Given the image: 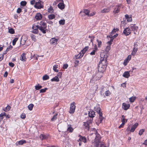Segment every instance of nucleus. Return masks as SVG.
<instances>
[{"mask_svg":"<svg viewBox=\"0 0 147 147\" xmlns=\"http://www.w3.org/2000/svg\"><path fill=\"white\" fill-rule=\"evenodd\" d=\"M4 57L3 54H0V61L2 60Z\"/></svg>","mask_w":147,"mask_h":147,"instance_id":"338daca9","label":"nucleus"},{"mask_svg":"<svg viewBox=\"0 0 147 147\" xmlns=\"http://www.w3.org/2000/svg\"><path fill=\"white\" fill-rule=\"evenodd\" d=\"M132 126V125H129V126H128L127 129L126 130L127 131H130V130L131 129L130 128Z\"/></svg>","mask_w":147,"mask_h":147,"instance_id":"052dcab7","label":"nucleus"},{"mask_svg":"<svg viewBox=\"0 0 147 147\" xmlns=\"http://www.w3.org/2000/svg\"><path fill=\"white\" fill-rule=\"evenodd\" d=\"M8 32L11 34H13L15 33V31L12 28H11L10 29H9Z\"/></svg>","mask_w":147,"mask_h":147,"instance_id":"79ce46f5","label":"nucleus"},{"mask_svg":"<svg viewBox=\"0 0 147 147\" xmlns=\"http://www.w3.org/2000/svg\"><path fill=\"white\" fill-rule=\"evenodd\" d=\"M58 7L61 9H63L65 8V5L64 2L59 3L58 5Z\"/></svg>","mask_w":147,"mask_h":147,"instance_id":"aec40b11","label":"nucleus"},{"mask_svg":"<svg viewBox=\"0 0 147 147\" xmlns=\"http://www.w3.org/2000/svg\"><path fill=\"white\" fill-rule=\"evenodd\" d=\"M145 131V129H141L139 131V134L140 136L142 135L143 133Z\"/></svg>","mask_w":147,"mask_h":147,"instance_id":"de8ad7c7","label":"nucleus"},{"mask_svg":"<svg viewBox=\"0 0 147 147\" xmlns=\"http://www.w3.org/2000/svg\"><path fill=\"white\" fill-rule=\"evenodd\" d=\"M20 59L22 61H25L26 60L25 54L24 53H22L20 57Z\"/></svg>","mask_w":147,"mask_h":147,"instance_id":"f3484780","label":"nucleus"},{"mask_svg":"<svg viewBox=\"0 0 147 147\" xmlns=\"http://www.w3.org/2000/svg\"><path fill=\"white\" fill-rule=\"evenodd\" d=\"M88 38H90V42H92V45H93V40L95 38V36H89Z\"/></svg>","mask_w":147,"mask_h":147,"instance_id":"c756f323","label":"nucleus"},{"mask_svg":"<svg viewBox=\"0 0 147 147\" xmlns=\"http://www.w3.org/2000/svg\"><path fill=\"white\" fill-rule=\"evenodd\" d=\"M57 114H56L53 116V118L51 119V121H53L57 119Z\"/></svg>","mask_w":147,"mask_h":147,"instance_id":"49530a36","label":"nucleus"},{"mask_svg":"<svg viewBox=\"0 0 147 147\" xmlns=\"http://www.w3.org/2000/svg\"><path fill=\"white\" fill-rule=\"evenodd\" d=\"M94 135V136L96 135V138L94 140V142H93L92 143H94V144H95L96 146H97L100 142V135L99 134H98V133H96Z\"/></svg>","mask_w":147,"mask_h":147,"instance_id":"0eeeda50","label":"nucleus"},{"mask_svg":"<svg viewBox=\"0 0 147 147\" xmlns=\"http://www.w3.org/2000/svg\"><path fill=\"white\" fill-rule=\"evenodd\" d=\"M75 108L76 106L75 105V102H74L71 103V104L69 113L71 114L74 113L75 111Z\"/></svg>","mask_w":147,"mask_h":147,"instance_id":"6e6552de","label":"nucleus"},{"mask_svg":"<svg viewBox=\"0 0 147 147\" xmlns=\"http://www.w3.org/2000/svg\"><path fill=\"white\" fill-rule=\"evenodd\" d=\"M47 89V88H45L44 89H41L40 91V93L45 92L46 91Z\"/></svg>","mask_w":147,"mask_h":147,"instance_id":"603ef678","label":"nucleus"},{"mask_svg":"<svg viewBox=\"0 0 147 147\" xmlns=\"http://www.w3.org/2000/svg\"><path fill=\"white\" fill-rule=\"evenodd\" d=\"M123 76L125 78H128L130 76L129 72L128 71L125 72L123 74Z\"/></svg>","mask_w":147,"mask_h":147,"instance_id":"412c9836","label":"nucleus"},{"mask_svg":"<svg viewBox=\"0 0 147 147\" xmlns=\"http://www.w3.org/2000/svg\"><path fill=\"white\" fill-rule=\"evenodd\" d=\"M119 30V29L118 28H116V29L114 28L112 32H111V34H114L115 33V32H116L118 31Z\"/></svg>","mask_w":147,"mask_h":147,"instance_id":"ea45409f","label":"nucleus"},{"mask_svg":"<svg viewBox=\"0 0 147 147\" xmlns=\"http://www.w3.org/2000/svg\"><path fill=\"white\" fill-rule=\"evenodd\" d=\"M96 51H97L93 49V51L91 52L90 53V55H95V53Z\"/></svg>","mask_w":147,"mask_h":147,"instance_id":"bf43d9fd","label":"nucleus"},{"mask_svg":"<svg viewBox=\"0 0 147 147\" xmlns=\"http://www.w3.org/2000/svg\"><path fill=\"white\" fill-rule=\"evenodd\" d=\"M12 48V47L11 45H10L7 48V51H9Z\"/></svg>","mask_w":147,"mask_h":147,"instance_id":"0e129e2a","label":"nucleus"},{"mask_svg":"<svg viewBox=\"0 0 147 147\" xmlns=\"http://www.w3.org/2000/svg\"><path fill=\"white\" fill-rule=\"evenodd\" d=\"M78 137H79L80 138L78 140V142H82L84 143L86 142V138L85 137L82 136L81 135H79Z\"/></svg>","mask_w":147,"mask_h":147,"instance_id":"ddd939ff","label":"nucleus"},{"mask_svg":"<svg viewBox=\"0 0 147 147\" xmlns=\"http://www.w3.org/2000/svg\"><path fill=\"white\" fill-rule=\"evenodd\" d=\"M96 41L98 43V48H100L102 46V42L100 40L98 39H97L96 40Z\"/></svg>","mask_w":147,"mask_h":147,"instance_id":"7c9ffc66","label":"nucleus"},{"mask_svg":"<svg viewBox=\"0 0 147 147\" xmlns=\"http://www.w3.org/2000/svg\"><path fill=\"white\" fill-rule=\"evenodd\" d=\"M138 125V123H136L134 125L131 126V128L130 130V132H133L135 131Z\"/></svg>","mask_w":147,"mask_h":147,"instance_id":"2eb2a0df","label":"nucleus"},{"mask_svg":"<svg viewBox=\"0 0 147 147\" xmlns=\"http://www.w3.org/2000/svg\"><path fill=\"white\" fill-rule=\"evenodd\" d=\"M83 12L85 14L87 15L88 16H89V13L90 12L89 10L88 9H84V10Z\"/></svg>","mask_w":147,"mask_h":147,"instance_id":"4c0bfd02","label":"nucleus"},{"mask_svg":"<svg viewBox=\"0 0 147 147\" xmlns=\"http://www.w3.org/2000/svg\"><path fill=\"white\" fill-rule=\"evenodd\" d=\"M91 130L92 131L95 132V133L90 134L89 135L90 136H91L92 135H94L96 133H97L96 129L95 128H91Z\"/></svg>","mask_w":147,"mask_h":147,"instance_id":"f704fd0d","label":"nucleus"},{"mask_svg":"<svg viewBox=\"0 0 147 147\" xmlns=\"http://www.w3.org/2000/svg\"><path fill=\"white\" fill-rule=\"evenodd\" d=\"M110 94V92L109 90L106 91L105 92V95L107 96H109Z\"/></svg>","mask_w":147,"mask_h":147,"instance_id":"6e6d98bb","label":"nucleus"},{"mask_svg":"<svg viewBox=\"0 0 147 147\" xmlns=\"http://www.w3.org/2000/svg\"><path fill=\"white\" fill-rule=\"evenodd\" d=\"M53 10V7L51 6L49 8L48 10V12H50L51 11Z\"/></svg>","mask_w":147,"mask_h":147,"instance_id":"774afa93","label":"nucleus"},{"mask_svg":"<svg viewBox=\"0 0 147 147\" xmlns=\"http://www.w3.org/2000/svg\"><path fill=\"white\" fill-rule=\"evenodd\" d=\"M100 62L106 63H107V56L106 54L104 53H102L100 55Z\"/></svg>","mask_w":147,"mask_h":147,"instance_id":"423d86ee","label":"nucleus"},{"mask_svg":"<svg viewBox=\"0 0 147 147\" xmlns=\"http://www.w3.org/2000/svg\"><path fill=\"white\" fill-rule=\"evenodd\" d=\"M138 49V48H134L133 50L132 51L131 53V55L133 56H134L135 55L136 53L137 52Z\"/></svg>","mask_w":147,"mask_h":147,"instance_id":"393cba45","label":"nucleus"},{"mask_svg":"<svg viewBox=\"0 0 147 147\" xmlns=\"http://www.w3.org/2000/svg\"><path fill=\"white\" fill-rule=\"evenodd\" d=\"M114 34H110L109 36H107V37L108 38H113V39L117 37L118 36V34H116L115 35H113Z\"/></svg>","mask_w":147,"mask_h":147,"instance_id":"5701e85b","label":"nucleus"},{"mask_svg":"<svg viewBox=\"0 0 147 147\" xmlns=\"http://www.w3.org/2000/svg\"><path fill=\"white\" fill-rule=\"evenodd\" d=\"M22 11L21 9L20 8H18L17 10V12L18 13H20Z\"/></svg>","mask_w":147,"mask_h":147,"instance_id":"e2e57ef3","label":"nucleus"},{"mask_svg":"<svg viewBox=\"0 0 147 147\" xmlns=\"http://www.w3.org/2000/svg\"><path fill=\"white\" fill-rule=\"evenodd\" d=\"M40 138L42 140L47 139V136L45 135L41 134L40 136Z\"/></svg>","mask_w":147,"mask_h":147,"instance_id":"cd10ccee","label":"nucleus"},{"mask_svg":"<svg viewBox=\"0 0 147 147\" xmlns=\"http://www.w3.org/2000/svg\"><path fill=\"white\" fill-rule=\"evenodd\" d=\"M94 110L95 111H96L97 112H99V111H100L101 110L100 108L97 105L94 107Z\"/></svg>","mask_w":147,"mask_h":147,"instance_id":"2f4dec72","label":"nucleus"},{"mask_svg":"<svg viewBox=\"0 0 147 147\" xmlns=\"http://www.w3.org/2000/svg\"><path fill=\"white\" fill-rule=\"evenodd\" d=\"M9 66L11 67H13L14 65V64L12 62L9 63Z\"/></svg>","mask_w":147,"mask_h":147,"instance_id":"69168bd1","label":"nucleus"},{"mask_svg":"<svg viewBox=\"0 0 147 147\" xmlns=\"http://www.w3.org/2000/svg\"><path fill=\"white\" fill-rule=\"evenodd\" d=\"M40 26H38L37 27L43 33L45 34L46 33L47 25L44 22H40Z\"/></svg>","mask_w":147,"mask_h":147,"instance_id":"7ed1b4c3","label":"nucleus"},{"mask_svg":"<svg viewBox=\"0 0 147 147\" xmlns=\"http://www.w3.org/2000/svg\"><path fill=\"white\" fill-rule=\"evenodd\" d=\"M42 2L40 0L38 2L35 3L34 7L40 9L42 8Z\"/></svg>","mask_w":147,"mask_h":147,"instance_id":"1a4fd4ad","label":"nucleus"},{"mask_svg":"<svg viewBox=\"0 0 147 147\" xmlns=\"http://www.w3.org/2000/svg\"><path fill=\"white\" fill-rule=\"evenodd\" d=\"M131 55H129L124 60L123 62V64L125 66H126L129 61L131 59Z\"/></svg>","mask_w":147,"mask_h":147,"instance_id":"f8f14e48","label":"nucleus"},{"mask_svg":"<svg viewBox=\"0 0 147 147\" xmlns=\"http://www.w3.org/2000/svg\"><path fill=\"white\" fill-rule=\"evenodd\" d=\"M113 38H111L109 41L107 42V43L110 46L112 44V42L113 41Z\"/></svg>","mask_w":147,"mask_h":147,"instance_id":"5fc2aeb1","label":"nucleus"},{"mask_svg":"<svg viewBox=\"0 0 147 147\" xmlns=\"http://www.w3.org/2000/svg\"><path fill=\"white\" fill-rule=\"evenodd\" d=\"M88 115L89 117H90V118L86 122H84V124L83 125L84 126L85 128L88 130H89L92 123L93 118L95 115L94 112L92 110H90V111L89 112Z\"/></svg>","mask_w":147,"mask_h":147,"instance_id":"f257e3e1","label":"nucleus"},{"mask_svg":"<svg viewBox=\"0 0 147 147\" xmlns=\"http://www.w3.org/2000/svg\"><path fill=\"white\" fill-rule=\"evenodd\" d=\"M51 80L52 82H58L59 81V78L57 76H55V77L52 78Z\"/></svg>","mask_w":147,"mask_h":147,"instance_id":"a878e982","label":"nucleus"},{"mask_svg":"<svg viewBox=\"0 0 147 147\" xmlns=\"http://www.w3.org/2000/svg\"><path fill=\"white\" fill-rule=\"evenodd\" d=\"M35 18L37 20H40L42 18V15L40 13H37L35 16Z\"/></svg>","mask_w":147,"mask_h":147,"instance_id":"a211bd4d","label":"nucleus"},{"mask_svg":"<svg viewBox=\"0 0 147 147\" xmlns=\"http://www.w3.org/2000/svg\"><path fill=\"white\" fill-rule=\"evenodd\" d=\"M34 106V105L32 104H30L28 106V109L30 111L32 110L33 109Z\"/></svg>","mask_w":147,"mask_h":147,"instance_id":"58836bf2","label":"nucleus"},{"mask_svg":"<svg viewBox=\"0 0 147 147\" xmlns=\"http://www.w3.org/2000/svg\"><path fill=\"white\" fill-rule=\"evenodd\" d=\"M110 9L109 7H108L107 8L104 9H103L101 11V12L102 13H108Z\"/></svg>","mask_w":147,"mask_h":147,"instance_id":"bb28decb","label":"nucleus"},{"mask_svg":"<svg viewBox=\"0 0 147 147\" xmlns=\"http://www.w3.org/2000/svg\"><path fill=\"white\" fill-rule=\"evenodd\" d=\"M129 28L135 34H136L138 30V27L136 26L135 24H131L129 26Z\"/></svg>","mask_w":147,"mask_h":147,"instance_id":"39448f33","label":"nucleus"},{"mask_svg":"<svg viewBox=\"0 0 147 147\" xmlns=\"http://www.w3.org/2000/svg\"><path fill=\"white\" fill-rule=\"evenodd\" d=\"M121 5H117L114 8L113 12L115 13H118L120 11Z\"/></svg>","mask_w":147,"mask_h":147,"instance_id":"9b49d317","label":"nucleus"},{"mask_svg":"<svg viewBox=\"0 0 147 147\" xmlns=\"http://www.w3.org/2000/svg\"><path fill=\"white\" fill-rule=\"evenodd\" d=\"M20 117L23 119H24L26 117V115L24 113H22L20 115Z\"/></svg>","mask_w":147,"mask_h":147,"instance_id":"4d7b16f0","label":"nucleus"},{"mask_svg":"<svg viewBox=\"0 0 147 147\" xmlns=\"http://www.w3.org/2000/svg\"><path fill=\"white\" fill-rule=\"evenodd\" d=\"M67 131L71 132L73 131V128L71 127V125H70L69 126V127L67 129Z\"/></svg>","mask_w":147,"mask_h":147,"instance_id":"a19ab883","label":"nucleus"},{"mask_svg":"<svg viewBox=\"0 0 147 147\" xmlns=\"http://www.w3.org/2000/svg\"><path fill=\"white\" fill-rule=\"evenodd\" d=\"M58 40L55 38H52L50 40V42L51 44L55 45L57 43Z\"/></svg>","mask_w":147,"mask_h":147,"instance_id":"6ab92c4d","label":"nucleus"},{"mask_svg":"<svg viewBox=\"0 0 147 147\" xmlns=\"http://www.w3.org/2000/svg\"><path fill=\"white\" fill-rule=\"evenodd\" d=\"M30 36L31 37L32 39L34 41H36V38L35 36L33 34H31Z\"/></svg>","mask_w":147,"mask_h":147,"instance_id":"37998d69","label":"nucleus"},{"mask_svg":"<svg viewBox=\"0 0 147 147\" xmlns=\"http://www.w3.org/2000/svg\"><path fill=\"white\" fill-rule=\"evenodd\" d=\"M58 67V65H54L53 66V70L55 72H57L59 71V70L57 69Z\"/></svg>","mask_w":147,"mask_h":147,"instance_id":"473e14b6","label":"nucleus"},{"mask_svg":"<svg viewBox=\"0 0 147 147\" xmlns=\"http://www.w3.org/2000/svg\"><path fill=\"white\" fill-rule=\"evenodd\" d=\"M5 115H6V113H1L0 115V122L1 121L3 117H4L5 116Z\"/></svg>","mask_w":147,"mask_h":147,"instance_id":"c85d7f7f","label":"nucleus"},{"mask_svg":"<svg viewBox=\"0 0 147 147\" xmlns=\"http://www.w3.org/2000/svg\"><path fill=\"white\" fill-rule=\"evenodd\" d=\"M10 109V107L9 106H7L4 109V111H7Z\"/></svg>","mask_w":147,"mask_h":147,"instance_id":"8fccbe9b","label":"nucleus"},{"mask_svg":"<svg viewBox=\"0 0 147 147\" xmlns=\"http://www.w3.org/2000/svg\"><path fill=\"white\" fill-rule=\"evenodd\" d=\"M88 49L89 47L88 46L85 47L77 55L75 56L76 59H77L79 58L82 57L86 52L88 50Z\"/></svg>","mask_w":147,"mask_h":147,"instance_id":"20e7f679","label":"nucleus"},{"mask_svg":"<svg viewBox=\"0 0 147 147\" xmlns=\"http://www.w3.org/2000/svg\"><path fill=\"white\" fill-rule=\"evenodd\" d=\"M48 17L49 19L52 20L55 18V16L54 14H51L48 16Z\"/></svg>","mask_w":147,"mask_h":147,"instance_id":"c9c22d12","label":"nucleus"},{"mask_svg":"<svg viewBox=\"0 0 147 147\" xmlns=\"http://www.w3.org/2000/svg\"><path fill=\"white\" fill-rule=\"evenodd\" d=\"M26 141L25 140H22L20 141H19L18 142H17L16 143V146H18L20 145H22L24 143H26Z\"/></svg>","mask_w":147,"mask_h":147,"instance_id":"dca6fc26","label":"nucleus"},{"mask_svg":"<svg viewBox=\"0 0 147 147\" xmlns=\"http://www.w3.org/2000/svg\"><path fill=\"white\" fill-rule=\"evenodd\" d=\"M107 63L100 62L98 67V71L103 73L107 67Z\"/></svg>","mask_w":147,"mask_h":147,"instance_id":"f03ea898","label":"nucleus"},{"mask_svg":"<svg viewBox=\"0 0 147 147\" xmlns=\"http://www.w3.org/2000/svg\"><path fill=\"white\" fill-rule=\"evenodd\" d=\"M18 40V38H16L13 40L12 44L13 45H14L16 44V42Z\"/></svg>","mask_w":147,"mask_h":147,"instance_id":"09e8293b","label":"nucleus"},{"mask_svg":"<svg viewBox=\"0 0 147 147\" xmlns=\"http://www.w3.org/2000/svg\"><path fill=\"white\" fill-rule=\"evenodd\" d=\"M111 48V46H107L106 49H105V51L107 52H108L110 50Z\"/></svg>","mask_w":147,"mask_h":147,"instance_id":"864d4df0","label":"nucleus"},{"mask_svg":"<svg viewBox=\"0 0 147 147\" xmlns=\"http://www.w3.org/2000/svg\"><path fill=\"white\" fill-rule=\"evenodd\" d=\"M27 3L25 1H22L20 2V5H21L24 6Z\"/></svg>","mask_w":147,"mask_h":147,"instance_id":"3c124183","label":"nucleus"},{"mask_svg":"<svg viewBox=\"0 0 147 147\" xmlns=\"http://www.w3.org/2000/svg\"><path fill=\"white\" fill-rule=\"evenodd\" d=\"M130 107L129 104H127L125 103H123L122 104V108L125 110H126L129 109Z\"/></svg>","mask_w":147,"mask_h":147,"instance_id":"4468645a","label":"nucleus"},{"mask_svg":"<svg viewBox=\"0 0 147 147\" xmlns=\"http://www.w3.org/2000/svg\"><path fill=\"white\" fill-rule=\"evenodd\" d=\"M103 73L102 72H99L97 73L96 74V77H98V79L99 80L100 78L103 76Z\"/></svg>","mask_w":147,"mask_h":147,"instance_id":"4be33fe9","label":"nucleus"},{"mask_svg":"<svg viewBox=\"0 0 147 147\" xmlns=\"http://www.w3.org/2000/svg\"><path fill=\"white\" fill-rule=\"evenodd\" d=\"M131 30L129 28H126L123 31V33L126 36H127L129 35L131 33Z\"/></svg>","mask_w":147,"mask_h":147,"instance_id":"9d476101","label":"nucleus"},{"mask_svg":"<svg viewBox=\"0 0 147 147\" xmlns=\"http://www.w3.org/2000/svg\"><path fill=\"white\" fill-rule=\"evenodd\" d=\"M49 76L47 75H45L44 76L42 77V79L43 80H45L47 79H49Z\"/></svg>","mask_w":147,"mask_h":147,"instance_id":"e433bc0d","label":"nucleus"},{"mask_svg":"<svg viewBox=\"0 0 147 147\" xmlns=\"http://www.w3.org/2000/svg\"><path fill=\"white\" fill-rule=\"evenodd\" d=\"M125 18L127 19V21L128 22H131L132 21V19L131 17L127 15L126 14L125 16Z\"/></svg>","mask_w":147,"mask_h":147,"instance_id":"b1692460","label":"nucleus"},{"mask_svg":"<svg viewBox=\"0 0 147 147\" xmlns=\"http://www.w3.org/2000/svg\"><path fill=\"white\" fill-rule=\"evenodd\" d=\"M79 63V61L78 60H75V61L74 62V63L75 64L74 66L76 67V66H77L78 65V64Z\"/></svg>","mask_w":147,"mask_h":147,"instance_id":"680f3d73","label":"nucleus"},{"mask_svg":"<svg viewBox=\"0 0 147 147\" xmlns=\"http://www.w3.org/2000/svg\"><path fill=\"white\" fill-rule=\"evenodd\" d=\"M35 89L37 90L41 89L42 87V86H41L39 85V84H38L37 85L35 86Z\"/></svg>","mask_w":147,"mask_h":147,"instance_id":"a18cd8bd","label":"nucleus"},{"mask_svg":"<svg viewBox=\"0 0 147 147\" xmlns=\"http://www.w3.org/2000/svg\"><path fill=\"white\" fill-rule=\"evenodd\" d=\"M65 22L64 20H61L59 21V23L60 25H64L65 24Z\"/></svg>","mask_w":147,"mask_h":147,"instance_id":"c03bdc74","label":"nucleus"},{"mask_svg":"<svg viewBox=\"0 0 147 147\" xmlns=\"http://www.w3.org/2000/svg\"><path fill=\"white\" fill-rule=\"evenodd\" d=\"M136 98V97L135 96H132L129 98V101L131 102H134Z\"/></svg>","mask_w":147,"mask_h":147,"instance_id":"72a5a7b5","label":"nucleus"},{"mask_svg":"<svg viewBox=\"0 0 147 147\" xmlns=\"http://www.w3.org/2000/svg\"><path fill=\"white\" fill-rule=\"evenodd\" d=\"M96 12L95 11H93L90 14H89V16H92L96 14Z\"/></svg>","mask_w":147,"mask_h":147,"instance_id":"13d9d810","label":"nucleus"}]
</instances>
